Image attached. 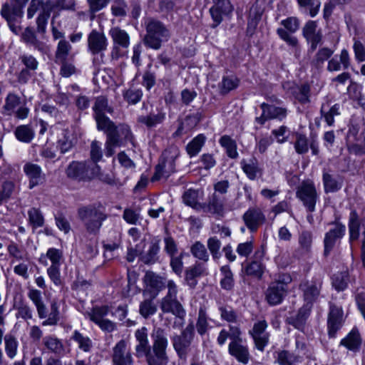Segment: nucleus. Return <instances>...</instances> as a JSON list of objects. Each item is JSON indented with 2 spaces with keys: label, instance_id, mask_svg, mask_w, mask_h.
<instances>
[{
  "label": "nucleus",
  "instance_id": "14",
  "mask_svg": "<svg viewBox=\"0 0 365 365\" xmlns=\"http://www.w3.org/2000/svg\"><path fill=\"white\" fill-rule=\"evenodd\" d=\"M194 335L195 327L193 322H190L186 328L182 330L180 335L173 337V346L180 358H186Z\"/></svg>",
  "mask_w": 365,
  "mask_h": 365
},
{
  "label": "nucleus",
  "instance_id": "30",
  "mask_svg": "<svg viewBox=\"0 0 365 365\" xmlns=\"http://www.w3.org/2000/svg\"><path fill=\"white\" fill-rule=\"evenodd\" d=\"M322 181L326 193L336 192L343 186V178L340 175H334L325 170L323 171Z\"/></svg>",
  "mask_w": 365,
  "mask_h": 365
},
{
  "label": "nucleus",
  "instance_id": "23",
  "mask_svg": "<svg viewBox=\"0 0 365 365\" xmlns=\"http://www.w3.org/2000/svg\"><path fill=\"white\" fill-rule=\"evenodd\" d=\"M214 6L210 9V13L214 23L212 28L217 27L222 21V14H228L233 10L229 0H212Z\"/></svg>",
  "mask_w": 365,
  "mask_h": 365
},
{
  "label": "nucleus",
  "instance_id": "60",
  "mask_svg": "<svg viewBox=\"0 0 365 365\" xmlns=\"http://www.w3.org/2000/svg\"><path fill=\"white\" fill-rule=\"evenodd\" d=\"M192 255L199 260L207 262L209 260V255L205 245L200 242H196L190 247Z\"/></svg>",
  "mask_w": 365,
  "mask_h": 365
},
{
  "label": "nucleus",
  "instance_id": "9",
  "mask_svg": "<svg viewBox=\"0 0 365 365\" xmlns=\"http://www.w3.org/2000/svg\"><path fill=\"white\" fill-rule=\"evenodd\" d=\"M259 106L262 110V114L255 118V123L260 127L263 126L267 121L271 120L284 122L290 113L284 104L277 106L262 103Z\"/></svg>",
  "mask_w": 365,
  "mask_h": 365
},
{
  "label": "nucleus",
  "instance_id": "12",
  "mask_svg": "<svg viewBox=\"0 0 365 365\" xmlns=\"http://www.w3.org/2000/svg\"><path fill=\"white\" fill-rule=\"evenodd\" d=\"M323 281L320 277H313L311 280H304L299 286L302 292L305 306L312 307L320 296Z\"/></svg>",
  "mask_w": 365,
  "mask_h": 365
},
{
  "label": "nucleus",
  "instance_id": "64",
  "mask_svg": "<svg viewBox=\"0 0 365 365\" xmlns=\"http://www.w3.org/2000/svg\"><path fill=\"white\" fill-rule=\"evenodd\" d=\"M294 148L297 153L305 154L309 150V143L307 136L304 134L297 133Z\"/></svg>",
  "mask_w": 365,
  "mask_h": 365
},
{
  "label": "nucleus",
  "instance_id": "4",
  "mask_svg": "<svg viewBox=\"0 0 365 365\" xmlns=\"http://www.w3.org/2000/svg\"><path fill=\"white\" fill-rule=\"evenodd\" d=\"M135 336L138 341L135 351L138 354H144L148 365H160V328L155 329L152 336L154 339L153 346H148L147 330L145 327L137 329Z\"/></svg>",
  "mask_w": 365,
  "mask_h": 365
},
{
  "label": "nucleus",
  "instance_id": "18",
  "mask_svg": "<svg viewBox=\"0 0 365 365\" xmlns=\"http://www.w3.org/2000/svg\"><path fill=\"white\" fill-rule=\"evenodd\" d=\"M108 39L103 32L92 30L88 36V51L93 56H103L107 50Z\"/></svg>",
  "mask_w": 365,
  "mask_h": 365
},
{
  "label": "nucleus",
  "instance_id": "41",
  "mask_svg": "<svg viewBox=\"0 0 365 365\" xmlns=\"http://www.w3.org/2000/svg\"><path fill=\"white\" fill-rule=\"evenodd\" d=\"M200 191L198 190L188 189L182 195L183 202L196 210H201L205 206L199 202Z\"/></svg>",
  "mask_w": 365,
  "mask_h": 365
},
{
  "label": "nucleus",
  "instance_id": "32",
  "mask_svg": "<svg viewBox=\"0 0 365 365\" xmlns=\"http://www.w3.org/2000/svg\"><path fill=\"white\" fill-rule=\"evenodd\" d=\"M72 46L66 39H62L58 42L55 51V62H63L73 59Z\"/></svg>",
  "mask_w": 365,
  "mask_h": 365
},
{
  "label": "nucleus",
  "instance_id": "20",
  "mask_svg": "<svg viewBox=\"0 0 365 365\" xmlns=\"http://www.w3.org/2000/svg\"><path fill=\"white\" fill-rule=\"evenodd\" d=\"M343 310L334 303H329V312L328 314L327 327L329 337L334 338L336 332L343 325Z\"/></svg>",
  "mask_w": 365,
  "mask_h": 365
},
{
  "label": "nucleus",
  "instance_id": "7",
  "mask_svg": "<svg viewBox=\"0 0 365 365\" xmlns=\"http://www.w3.org/2000/svg\"><path fill=\"white\" fill-rule=\"evenodd\" d=\"M14 5L11 6L8 3L3 4L1 9V16L6 21L11 31L15 34L21 31V19L23 16V8L29 0H14Z\"/></svg>",
  "mask_w": 365,
  "mask_h": 365
},
{
  "label": "nucleus",
  "instance_id": "47",
  "mask_svg": "<svg viewBox=\"0 0 365 365\" xmlns=\"http://www.w3.org/2000/svg\"><path fill=\"white\" fill-rule=\"evenodd\" d=\"M262 13V11L257 4H254L250 8L247 29V32L250 35L253 34L258 22L261 19Z\"/></svg>",
  "mask_w": 365,
  "mask_h": 365
},
{
  "label": "nucleus",
  "instance_id": "52",
  "mask_svg": "<svg viewBox=\"0 0 365 365\" xmlns=\"http://www.w3.org/2000/svg\"><path fill=\"white\" fill-rule=\"evenodd\" d=\"M240 80L233 76H224L219 84L220 92L222 95L227 94L239 86Z\"/></svg>",
  "mask_w": 365,
  "mask_h": 365
},
{
  "label": "nucleus",
  "instance_id": "49",
  "mask_svg": "<svg viewBox=\"0 0 365 365\" xmlns=\"http://www.w3.org/2000/svg\"><path fill=\"white\" fill-rule=\"evenodd\" d=\"M4 349L7 356L13 359L17 354L19 342L16 338L11 334H7L4 337Z\"/></svg>",
  "mask_w": 365,
  "mask_h": 365
},
{
  "label": "nucleus",
  "instance_id": "61",
  "mask_svg": "<svg viewBox=\"0 0 365 365\" xmlns=\"http://www.w3.org/2000/svg\"><path fill=\"white\" fill-rule=\"evenodd\" d=\"M334 51L327 47H323L319 49L312 60V63L317 66H321L333 54Z\"/></svg>",
  "mask_w": 365,
  "mask_h": 365
},
{
  "label": "nucleus",
  "instance_id": "46",
  "mask_svg": "<svg viewBox=\"0 0 365 365\" xmlns=\"http://www.w3.org/2000/svg\"><path fill=\"white\" fill-rule=\"evenodd\" d=\"M206 137L203 134H199L195 137L187 145L186 151L192 158L197 155L205 145Z\"/></svg>",
  "mask_w": 365,
  "mask_h": 365
},
{
  "label": "nucleus",
  "instance_id": "48",
  "mask_svg": "<svg viewBox=\"0 0 365 365\" xmlns=\"http://www.w3.org/2000/svg\"><path fill=\"white\" fill-rule=\"evenodd\" d=\"M7 252L11 258L12 263L15 261H21L28 258V253L23 248L14 242H11L7 246Z\"/></svg>",
  "mask_w": 365,
  "mask_h": 365
},
{
  "label": "nucleus",
  "instance_id": "13",
  "mask_svg": "<svg viewBox=\"0 0 365 365\" xmlns=\"http://www.w3.org/2000/svg\"><path fill=\"white\" fill-rule=\"evenodd\" d=\"M333 227L324 235V257H328L333 250L336 242L341 240L346 233V226L338 220L330 223Z\"/></svg>",
  "mask_w": 365,
  "mask_h": 365
},
{
  "label": "nucleus",
  "instance_id": "28",
  "mask_svg": "<svg viewBox=\"0 0 365 365\" xmlns=\"http://www.w3.org/2000/svg\"><path fill=\"white\" fill-rule=\"evenodd\" d=\"M24 171L29 179V187L34 188L40 185L44 180V175L42 173L41 167L36 164L27 163L24 166Z\"/></svg>",
  "mask_w": 365,
  "mask_h": 365
},
{
  "label": "nucleus",
  "instance_id": "58",
  "mask_svg": "<svg viewBox=\"0 0 365 365\" xmlns=\"http://www.w3.org/2000/svg\"><path fill=\"white\" fill-rule=\"evenodd\" d=\"M123 96L128 103L135 105L140 101L143 92L140 88L131 87L123 92Z\"/></svg>",
  "mask_w": 365,
  "mask_h": 365
},
{
  "label": "nucleus",
  "instance_id": "24",
  "mask_svg": "<svg viewBox=\"0 0 365 365\" xmlns=\"http://www.w3.org/2000/svg\"><path fill=\"white\" fill-rule=\"evenodd\" d=\"M179 155V150L175 145H170L163 153L161 162V177H168L175 171V160Z\"/></svg>",
  "mask_w": 365,
  "mask_h": 365
},
{
  "label": "nucleus",
  "instance_id": "45",
  "mask_svg": "<svg viewBox=\"0 0 365 365\" xmlns=\"http://www.w3.org/2000/svg\"><path fill=\"white\" fill-rule=\"evenodd\" d=\"M219 143L220 145L225 149L226 153L229 158L236 159L238 157L236 141L231 138L230 136L227 135H222L220 138Z\"/></svg>",
  "mask_w": 365,
  "mask_h": 365
},
{
  "label": "nucleus",
  "instance_id": "27",
  "mask_svg": "<svg viewBox=\"0 0 365 365\" xmlns=\"http://www.w3.org/2000/svg\"><path fill=\"white\" fill-rule=\"evenodd\" d=\"M228 353L242 364H248L250 359L249 348L242 344V341H230L228 344Z\"/></svg>",
  "mask_w": 365,
  "mask_h": 365
},
{
  "label": "nucleus",
  "instance_id": "34",
  "mask_svg": "<svg viewBox=\"0 0 365 365\" xmlns=\"http://www.w3.org/2000/svg\"><path fill=\"white\" fill-rule=\"evenodd\" d=\"M43 344L48 350L58 356L66 355L68 351L66 350L61 340L55 336H46L43 339Z\"/></svg>",
  "mask_w": 365,
  "mask_h": 365
},
{
  "label": "nucleus",
  "instance_id": "25",
  "mask_svg": "<svg viewBox=\"0 0 365 365\" xmlns=\"http://www.w3.org/2000/svg\"><path fill=\"white\" fill-rule=\"evenodd\" d=\"M242 219L247 227L251 232H255L265 222V216L258 207L248 209L243 215Z\"/></svg>",
  "mask_w": 365,
  "mask_h": 365
},
{
  "label": "nucleus",
  "instance_id": "26",
  "mask_svg": "<svg viewBox=\"0 0 365 365\" xmlns=\"http://www.w3.org/2000/svg\"><path fill=\"white\" fill-rule=\"evenodd\" d=\"M147 34L144 37V43L151 48H160V22L153 19L148 20L146 25Z\"/></svg>",
  "mask_w": 365,
  "mask_h": 365
},
{
  "label": "nucleus",
  "instance_id": "15",
  "mask_svg": "<svg viewBox=\"0 0 365 365\" xmlns=\"http://www.w3.org/2000/svg\"><path fill=\"white\" fill-rule=\"evenodd\" d=\"M302 36L310 45L309 51L314 52L319 44L322 42V31L318 29V24L316 21L309 20L302 28Z\"/></svg>",
  "mask_w": 365,
  "mask_h": 365
},
{
  "label": "nucleus",
  "instance_id": "6",
  "mask_svg": "<svg viewBox=\"0 0 365 365\" xmlns=\"http://www.w3.org/2000/svg\"><path fill=\"white\" fill-rule=\"evenodd\" d=\"M292 281V277L287 273H279L272 282L267 290L266 298L271 305L280 304L287 295L288 284Z\"/></svg>",
  "mask_w": 365,
  "mask_h": 365
},
{
  "label": "nucleus",
  "instance_id": "17",
  "mask_svg": "<svg viewBox=\"0 0 365 365\" xmlns=\"http://www.w3.org/2000/svg\"><path fill=\"white\" fill-rule=\"evenodd\" d=\"M93 110L97 128L111 120L106 113L112 114L113 109L108 105V99L105 96H100L96 98Z\"/></svg>",
  "mask_w": 365,
  "mask_h": 365
},
{
  "label": "nucleus",
  "instance_id": "16",
  "mask_svg": "<svg viewBox=\"0 0 365 365\" xmlns=\"http://www.w3.org/2000/svg\"><path fill=\"white\" fill-rule=\"evenodd\" d=\"M267 327L268 324L265 320H260L255 323L252 329L249 331L255 348L260 351H264L269 343V334L266 331Z\"/></svg>",
  "mask_w": 365,
  "mask_h": 365
},
{
  "label": "nucleus",
  "instance_id": "5",
  "mask_svg": "<svg viewBox=\"0 0 365 365\" xmlns=\"http://www.w3.org/2000/svg\"><path fill=\"white\" fill-rule=\"evenodd\" d=\"M0 112L5 116H14L19 120H24L29 117L30 108L26 100L11 91L7 93Z\"/></svg>",
  "mask_w": 365,
  "mask_h": 365
},
{
  "label": "nucleus",
  "instance_id": "11",
  "mask_svg": "<svg viewBox=\"0 0 365 365\" xmlns=\"http://www.w3.org/2000/svg\"><path fill=\"white\" fill-rule=\"evenodd\" d=\"M108 34L113 41L110 57L113 60H118L124 56L123 50L129 47L130 36L125 30L118 26L111 28Z\"/></svg>",
  "mask_w": 365,
  "mask_h": 365
},
{
  "label": "nucleus",
  "instance_id": "38",
  "mask_svg": "<svg viewBox=\"0 0 365 365\" xmlns=\"http://www.w3.org/2000/svg\"><path fill=\"white\" fill-rule=\"evenodd\" d=\"M224 200L220 197L216 193H214L210 198L208 204H203L205 212H208L217 216H223L224 215Z\"/></svg>",
  "mask_w": 365,
  "mask_h": 365
},
{
  "label": "nucleus",
  "instance_id": "42",
  "mask_svg": "<svg viewBox=\"0 0 365 365\" xmlns=\"http://www.w3.org/2000/svg\"><path fill=\"white\" fill-rule=\"evenodd\" d=\"M71 339L75 341L79 349L82 350L84 352H91L93 343L90 337L84 335L78 330H74L73 334L71 337Z\"/></svg>",
  "mask_w": 365,
  "mask_h": 365
},
{
  "label": "nucleus",
  "instance_id": "29",
  "mask_svg": "<svg viewBox=\"0 0 365 365\" xmlns=\"http://www.w3.org/2000/svg\"><path fill=\"white\" fill-rule=\"evenodd\" d=\"M145 289L143 292L145 297L156 298L160 292L159 276L153 272H147L144 277Z\"/></svg>",
  "mask_w": 365,
  "mask_h": 365
},
{
  "label": "nucleus",
  "instance_id": "2",
  "mask_svg": "<svg viewBox=\"0 0 365 365\" xmlns=\"http://www.w3.org/2000/svg\"><path fill=\"white\" fill-rule=\"evenodd\" d=\"M78 218L82 222L86 232L97 235L103 222L108 218L106 207L101 203L83 205L77 210Z\"/></svg>",
  "mask_w": 365,
  "mask_h": 365
},
{
  "label": "nucleus",
  "instance_id": "40",
  "mask_svg": "<svg viewBox=\"0 0 365 365\" xmlns=\"http://www.w3.org/2000/svg\"><path fill=\"white\" fill-rule=\"evenodd\" d=\"M14 135L20 142L30 143L35 137V131L29 124L21 125L16 128Z\"/></svg>",
  "mask_w": 365,
  "mask_h": 365
},
{
  "label": "nucleus",
  "instance_id": "22",
  "mask_svg": "<svg viewBox=\"0 0 365 365\" xmlns=\"http://www.w3.org/2000/svg\"><path fill=\"white\" fill-rule=\"evenodd\" d=\"M362 227V235L365 238V217L360 218L356 210H352L349 214L348 228L349 234V243L357 240L360 235V227Z\"/></svg>",
  "mask_w": 365,
  "mask_h": 365
},
{
  "label": "nucleus",
  "instance_id": "43",
  "mask_svg": "<svg viewBox=\"0 0 365 365\" xmlns=\"http://www.w3.org/2000/svg\"><path fill=\"white\" fill-rule=\"evenodd\" d=\"M209 320L210 318L207 315L205 307L204 306H201L199 308L196 322V329L200 336H204L209 329L211 328Z\"/></svg>",
  "mask_w": 365,
  "mask_h": 365
},
{
  "label": "nucleus",
  "instance_id": "1",
  "mask_svg": "<svg viewBox=\"0 0 365 365\" xmlns=\"http://www.w3.org/2000/svg\"><path fill=\"white\" fill-rule=\"evenodd\" d=\"M106 135L105 153L110 157L115 153V148L128 143L133 144V136L130 127L126 124L115 125L112 120L97 128Z\"/></svg>",
  "mask_w": 365,
  "mask_h": 365
},
{
  "label": "nucleus",
  "instance_id": "57",
  "mask_svg": "<svg viewBox=\"0 0 365 365\" xmlns=\"http://www.w3.org/2000/svg\"><path fill=\"white\" fill-rule=\"evenodd\" d=\"M59 306L55 301L52 302L50 307V313L47 314L48 318L42 322L43 326L56 325L60 320Z\"/></svg>",
  "mask_w": 365,
  "mask_h": 365
},
{
  "label": "nucleus",
  "instance_id": "31",
  "mask_svg": "<svg viewBox=\"0 0 365 365\" xmlns=\"http://www.w3.org/2000/svg\"><path fill=\"white\" fill-rule=\"evenodd\" d=\"M229 330L222 329L217 339V344L223 346L229 338L230 341H242V331L240 327L237 325H229Z\"/></svg>",
  "mask_w": 365,
  "mask_h": 365
},
{
  "label": "nucleus",
  "instance_id": "50",
  "mask_svg": "<svg viewBox=\"0 0 365 365\" xmlns=\"http://www.w3.org/2000/svg\"><path fill=\"white\" fill-rule=\"evenodd\" d=\"M332 286L338 292L344 291L346 289L349 282V274L347 271H343L334 274L331 278Z\"/></svg>",
  "mask_w": 365,
  "mask_h": 365
},
{
  "label": "nucleus",
  "instance_id": "63",
  "mask_svg": "<svg viewBox=\"0 0 365 365\" xmlns=\"http://www.w3.org/2000/svg\"><path fill=\"white\" fill-rule=\"evenodd\" d=\"M221 242L217 237H211L207 240V246L215 260L219 259L221 257Z\"/></svg>",
  "mask_w": 365,
  "mask_h": 365
},
{
  "label": "nucleus",
  "instance_id": "36",
  "mask_svg": "<svg viewBox=\"0 0 365 365\" xmlns=\"http://www.w3.org/2000/svg\"><path fill=\"white\" fill-rule=\"evenodd\" d=\"M313 235L311 231L303 230L299 234V247L297 252L300 255H307L311 252Z\"/></svg>",
  "mask_w": 365,
  "mask_h": 365
},
{
  "label": "nucleus",
  "instance_id": "21",
  "mask_svg": "<svg viewBox=\"0 0 365 365\" xmlns=\"http://www.w3.org/2000/svg\"><path fill=\"white\" fill-rule=\"evenodd\" d=\"M263 256V252L256 251L252 259L246 264H242V271L247 276L260 279L265 269V266L262 262Z\"/></svg>",
  "mask_w": 365,
  "mask_h": 365
},
{
  "label": "nucleus",
  "instance_id": "44",
  "mask_svg": "<svg viewBox=\"0 0 365 365\" xmlns=\"http://www.w3.org/2000/svg\"><path fill=\"white\" fill-rule=\"evenodd\" d=\"M158 299L153 297H145V300L140 304V313L148 318L154 314L158 309Z\"/></svg>",
  "mask_w": 365,
  "mask_h": 365
},
{
  "label": "nucleus",
  "instance_id": "33",
  "mask_svg": "<svg viewBox=\"0 0 365 365\" xmlns=\"http://www.w3.org/2000/svg\"><path fill=\"white\" fill-rule=\"evenodd\" d=\"M310 311L311 308L304 305L298 310L295 315L287 317L286 322L299 330H302L310 314Z\"/></svg>",
  "mask_w": 365,
  "mask_h": 365
},
{
  "label": "nucleus",
  "instance_id": "3",
  "mask_svg": "<svg viewBox=\"0 0 365 365\" xmlns=\"http://www.w3.org/2000/svg\"><path fill=\"white\" fill-rule=\"evenodd\" d=\"M167 289L168 292L161 301V309L164 312H170L173 316L170 319H174L173 327H180L184 324L185 310L182 304L177 300L178 287L173 280H168L166 285L163 286L161 281V290Z\"/></svg>",
  "mask_w": 365,
  "mask_h": 365
},
{
  "label": "nucleus",
  "instance_id": "37",
  "mask_svg": "<svg viewBox=\"0 0 365 365\" xmlns=\"http://www.w3.org/2000/svg\"><path fill=\"white\" fill-rule=\"evenodd\" d=\"M221 279L220 281V287L226 291H232L235 287L234 274L231 270L230 265H223L220 268Z\"/></svg>",
  "mask_w": 365,
  "mask_h": 365
},
{
  "label": "nucleus",
  "instance_id": "59",
  "mask_svg": "<svg viewBox=\"0 0 365 365\" xmlns=\"http://www.w3.org/2000/svg\"><path fill=\"white\" fill-rule=\"evenodd\" d=\"M47 5L53 7V4L51 1L44 2L43 0H31L27 9L28 19L33 18L38 11L41 12Z\"/></svg>",
  "mask_w": 365,
  "mask_h": 365
},
{
  "label": "nucleus",
  "instance_id": "54",
  "mask_svg": "<svg viewBox=\"0 0 365 365\" xmlns=\"http://www.w3.org/2000/svg\"><path fill=\"white\" fill-rule=\"evenodd\" d=\"M29 223L34 229L41 227L44 225V217L41 210L36 207H31L28 211Z\"/></svg>",
  "mask_w": 365,
  "mask_h": 365
},
{
  "label": "nucleus",
  "instance_id": "8",
  "mask_svg": "<svg viewBox=\"0 0 365 365\" xmlns=\"http://www.w3.org/2000/svg\"><path fill=\"white\" fill-rule=\"evenodd\" d=\"M100 167L86 162L73 161L66 170V174L68 178L78 181L89 180L98 175Z\"/></svg>",
  "mask_w": 365,
  "mask_h": 365
},
{
  "label": "nucleus",
  "instance_id": "19",
  "mask_svg": "<svg viewBox=\"0 0 365 365\" xmlns=\"http://www.w3.org/2000/svg\"><path fill=\"white\" fill-rule=\"evenodd\" d=\"M112 365H133V358L125 340H120L112 349Z\"/></svg>",
  "mask_w": 365,
  "mask_h": 365
},
{
  "label": "nucleus",
  "instance_id": "56",
  "mask_svg": "<svg viewBox=\"0 0 365 365\" xmlns=\"http://www.w3.org/2000/svg\"><path fill=\"white\" fill-rule=\"evenodd\" d=\"M109 307L108 306L94 307L92 310L88 313L91 321L98 324L104 320V317L108 315Z\"/></svg>",
  "mask_w": 365,
  "mask_h": 365
},
{
  "label": "nucleus",
  "instance_id": "35",
  "mask_svg": "<svg viewBox=\"0 0 365 365\" xmlns=\"http://www.w3.org/2000/svg\"><path fill=\"white\" fill-rule=\"evenodd\" d=\"M361 344V339L360 334L357 329H352V330L346 335V337L342 339L340 341V345L345 346L347 349L356 352L359 350Z\"/></svg>",
  "mask_w": 365,
  "mask_h": 365
},
{
  "label": "nucleus",
  "instance_id": "51",
  "mask_svg": "<svg viewBox=\"0 0 365 365\" xmlns=\"http://www.w3.org/2000/svg\"><path fill=\"white\" fill-rule=\"evenodd\" d=\"M52 11V6H46L36 19V30L40 34H44L46 31V25Z\"/></svg>",
  "mask_w": 365,
  "mask_h": 365
},
{
  "label": "nucleus",
  "instance_id": "10",
  "mask_svg": "<svg viewBox=\"0 0 365 365\" xmlns=\"http://www.w3.org/2000/svg\"><path fill=\"white\" fill-rule=\"evenodd\" d=\"M296 196L302 202L307 212L312 213L315 211L319 195L312 181H303L297 187Z\"/></svg>",
  "mask_w": 365,
  "mask_h": 365
},
{
  "label": "nucleus",
  "instance_id": "39",
  "mask_svg": "<svg viewBox=\"0 0 365 365\" xmlns=\"http://www.w3.org/2000/svg\"><path fill=\"white\" fill-rule=\"evenodd\" d=\"M240 165L247 178L252 180H255L258 175H262V170L259 168L255 158H252L249 160H242Z\"/></svg>",
  "mask_w": 365,
  "mask_h": 365
},
{
  "label": "nucleus",
  "instance_id": "55",
  "mask_svg": "<svg viewBox=\"0 0 365 365\" xmlns=\"http://www.w3.org/2000/svg\"><path fill=\"white\" fill-rule=\"evenodd\" d=\"M86 1L91 21L95 19L97 12L106 8L110 3V0H86Z\"/></svg>",
  "mask_w": 365,
  "mask_h": 365
},
{
  "label": "nucleus",
  "instance_id": "53",
  "mask_svg": "<svg viewBox=\"0 0 365 365\" xmlns=\"http://www.w3.org/2000/svg\"><path fill=\"white\" fill-rule=\"evenodd\" d=\"M299 357L287 350L277 352L276 362L279 365H295L299 362Z\"/></svg>",
  "mask_w": 365,
  "mask_h": 365
},
{
  "label": "nucleus",
  "instance_id": "62",
  "mask_svg": "<svg viewBox=\"0 0 365 365\" xmlns=\"http://www.w3.org/2000/svg\"><path fill=\"white\" fill-rule=\"evenodd\" d=\"M219 312L220 317L222 320L226 321L229 323H237L238 316L234 309L230 306H220Z\"/></svg>",
  "mask_w": 365,
  "mask_h": 365
}]
</instances>
